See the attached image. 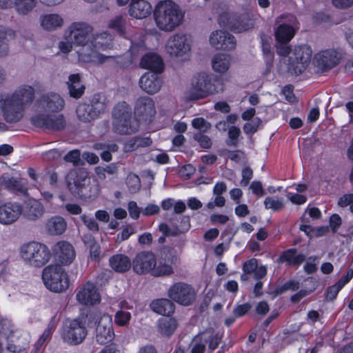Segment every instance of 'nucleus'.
Segmentation results:
<instances>
[{"label": "nucleus", "instance_id": "obj_1", "mask_svg": "<svg viewBox=\"0 0 353 353\" xmlns=\"http://www.w3.org/2000/svg\"><path fill=\"white\" fill-rule=\"evenodd\" d=\"M34 98V90L32 86L23 85L10 97L0 100L3 116L8 123H16L23 117L24 110Z\"/></svg>", "mask_w": 353, "mask_h": 353}, {"label": "nucleus", "instance_id": "obj_2", "mask_svg": "<svg viewBox=\"0 0 353 353\" xmlns=\"http://www.w3.org/2000/svg\"><path fill=\"white\" fill-rule=\"evenodd\" d=\"M184 14L179 6L170 0L159 1L154 10L157 27L165 32H171L180 26L183 21Z\"/></svg>", "mask_w": 353, "mask_h": 353}, {"label": "nucleus", "instance_id": "obj_3", "mask_svg": "<svg viewBox=\"0 0 353 353\" xmlns=\"http://www.w3.org/2000/svg\"><path fill=\"white\" fill-rule=\"evenodd\" d=\"M65 182L69 192L74 196L81 199H92L98 194V190L95 187L94 192H88L90 187V178L88 172L84 169L71 170L65 176Z\"/></svg>", "mask_w": 353, "mask_h": 353}, {"label": "nucleus", "instance_id": "obj_4", "mask_svg": "<svg viewBox=\"0 0 353 353\" xmlns=\"http://www.w3.org/2000/svg\"><path fill=\"white\" fill-rule=\"evenodd\" d=\"M312 54V49L307 45L295 46L292 50L289 47V52L281 55L283 57L281 61L286 65L289 72L299 75L309 65Z\"/></svg>", "mask_w": 353, "mask_h": 353}, {"label": "nucleus", "instance_id": "obj_5", "mask_svg": "<svg viewBox=\"0 0 353 353\" xmlns=\"http://www.w3.org/2000/svg\"><path fill=\"white\" fill-rule=\"evenodd\" d=\"M279 25L275 30V37L278 42L276 52L279 55H285L289 52L288 43L293 38L297 28L298 21L293 15L282 16L277 21Z\"/></svg>", "mask_w": 353, "mask_h": 353}, {"label": "nucleus", "instance_id": "obj_6", "mask_svg": "<svg viewBox=\"0 0 353 353\" xmlns=\"http://www.w3.org/2000/svg\"><path fill=\"white\" fill-rule=\"evenodd\" d=\"M21 256L29 265L40 268L49 261L51 254L46 245L32 241L21 246Z\"/></svg>", "mask_w": 353, "mask_h": 353}, {"label": "nucleus", "instance_id": "obj_7", "mask_svg": "<svg viewBox=\"0 0 353 353\" xmlns=\"http://www.w3.org/2000/svg\"><path fill=\"white\" fill-rule=\"evenodd\" d=\"M46 287L51 291L61 292L69 287V279L64 269L59 265H50L42 272Z\"/></svg>", "mask_w": 353, "mask_h": 353}, {"label": "nucleus", "instance_id": "obj_8", "mask_svg": "<svg viewBox=\"0 0 353 353\" xmlns=\"http://www.w3.org/2000/svg\"><path fill=\"white\" fill-rule=\"evenodd\" d=\"M88 334L86 318L79 317L65 322L62 337L65 342L72 345L81 344Z\"/></svg>", "mask_w": 353, "mask_h": 353}, {"label": "nucleus", "instance_id": "obj_9", "mask_svg": "<svg viewBox=\"0 0 353 353\" xmlns=\"http://www.w3.org/2000/svg\"><path fill=\"white\" fill-rule=\"evenodd\" d=\"M168 297L183 306L194 303L196 299V291L194 287L185 282H177L172 285L168 291Z\"/></svg>", "mask_w": 353, "mask_h": 353}, {"label": "nucleus", "instance_id": "obj_10", "mask_svg": "<svg viewBox=\"0 0 353 353\" xmlns=\"http://www.w3.org/2000/svg\"><path fill=\"white\" fill-rule=\"evenodd\" d=\"M214 91L210 77L205 73H199L192 79L188 97L191 100L203 99L208 94H213Z\"/></svg>", "mask_w": 353, "mask_h": 353}, {"label": "nucleus", "instance_id": "obj_11", "mask_svg": "<svg viewBox=\"0 0 353 353\" xmlns=\"http://www.w3.org/2000/svg\"><path fill=\"white\" fill-rule=\"evenodd\" d=\"M219 23L235 32H242L254 27V20L248 14L236 15L224 13L219 16Z\"/></svg>", "mask_w": 353, "mask_h": 353}, {"label": "nucleus", "instance_id": "obj_12", "mask_svg": "<svg viewBox=\"0 0 353 353\" xmlns=\"http://www.w3.org/2000/svg\"><path fill=\"white\" fill-rule=\"evenodd\" d=\"M68 32V39L74 45L90 48V38L93 32L92 26L85 22H74L70 26Z\"/></svg>", "mask_w": 353, "mask_h": 353}, {"label": "nucleus", "instance_id": "obj_13", "mask_svg": "<svg viewBox=\"0 0 353 353\" xmlns=\"http://www.w3.org/2000/svg\"><path fill=\"white\" fill-rule=\"evenodd\" d=\"M31 123L39 128L60 131L65 127V120L63 114H39L31 118Z\"/></svg>", "mask_w": 353, "mask_h": 353}, {"label": "nucleus", "instance_id": "obj_14", "mask_svg": "<svg viewBox=\"0 0 353 353\" xmlns=\"http://www.w3.org/2000/svg\"><path fill=\"white\" fill-rule=\"evenodd\" d=\"M165 49L171 56H183L190 50V38L186 34L176 33L168 39Z\"/></svg>", "mask_w": 353, "mask_h": 353}, {"label": "nucleus", "instance_id": "obj_15", "mask_svg": "<svg viewBox=\"0 0 353 353\" xmlns=\"http://www.w3.org/2000/svg\"><path fill=\"white\" fill-rule=\"evenodd\" d=\"M170 225L162 223L159 229L165 236H176L186 232L190 228V217L187 216H177L169 219Z\"/></svg>", "mask_w": 353, "mask_h": 353}, {"label": "nucleus", "instance_id": "obj_16", "mask_svg": "<svg viewBox=\"0 0 353 353\" xmlns=\"http://www.w3.org/2000/svg\"><path fill=\"white\" fill-rule=\"evenodd\" d=\"M115 336L111 317L103 316L99 321L95 330V341L99 345H105L111 342Z\"/></svg>", "mask_w": 353, "mask_h": 353}, {"label": "nucleus", "instance_id": "obj_17", "mask_svg": "<svg viewBox=\"0 0 353 353\" xmlns=\"http://www.w3.org/2000/svg\"><path fill=\"white\" fill-rule=\"evenodd\" d=\"M210 43L216 50H233L236 46L235 37L228 32L214 30L210 35Z\"/></svg>", "mask_w": 353, "mask_h": 353}, {"label": "nucleus", "instance_id": "obj_18", "mask_svg": "<svg viewBox=\"0 0 353 353\" xmlns=\"http://www.w3.org/2000/svg\"><path fill=\"white\" fill-rule=\"evenodd\" d=\"M156 263L157 259L154 254L151 252L144 251L136 255L132 265L134 271L139 274L146 273L152 274V270L156 266Z\"/></svg>", "mask_w": 353, "mask_h": 353}, {"label": "nucleus", "instance_id": "obj_19", "mask_svg": "<svg viewBox=\"0 0 353 353\" xmlns=\"http://www.w3.org/2000/svg\"><path fill=\"white\" fill-rule=\"evenodd\" d=\"M22 214V205L17 202H7L0 205V223L9 225L16 222Z\"/></svg>", "mask_w": 353, "mask_h": 353}, {"label": "nucleus", "instance_id": "obj_20", "mask_svg": "<svg viewBox=\"0 0 353 353\" xmlns=\"http://www.w3.org/2000/svg\"><path fill=\"white\" fill-rule=\"evenodd\" d=\"M342 58V53L334 49L323 50L315 56L317 66L327 70L336 65Z\"/></svg>", "mask_w": 353, "mask_h": 353}, {"label": "nucleus", "instance_id": "obj_21", "mask_svg": "<svg viewBox=\"0 0 353 353\" xmlns=\"http://www.w3.org/2000/svg\"><path fill=\"white\" fill-rule=\"evenodd\" d=\"M79 56L80 59L85 62L94 61L96 59V61L100 64L109 62L114 65L120 67L125 65L122 56H106L102 54H96L92 50L86 52L84 48H83L81 51H79Z\"/></svg>", "mask_w": 353, "mask_h": 353}, {"label": "nucleus", "instance_id": "obj_22", "mask_svg": "<svg viewBox=\"0 0 353 353\" xmlns=\"http://www.w3.org/2000/svg\"><path fill=\"white\" fill-rule=\"evenodd\" d=\"M76 296L79 303L85 305H92L100 301V294L97 288L90 282L79 288Z\"/></svg>", "mask_w": 353, "mask_h": 353}, {"label": "nucleus", "instance_id": "obj_23", "mask_svg": "<svg viewBox=\"0 0 353 353\" xmlns=\"http://www.w3.org/2000/svg\"><path fill=\"white\" fill-rule=\"evenodd\" d=\"M139 87L148 94H154L158 92L162 85V81L157 74L145 72L139 81Z\"/></svg>", "mask_w": 353, "mask_h": 353}, {"label": "nucleus", "instance_id": "obj_24", "mask_svg": "<svg viewBox=\"0 0 353 353\" xmlns=\"http://www.w3.org/2000/svg\"><path fill=\"white\" fill-rule=\"evenodd\" d=\"M54 252L63 265L70 264L75 258L74 247L68 241H59L54 247Z\"/></svg>", "mask_w": 353, "mask_h": 353}, {"label": "nucleus", "instance_id": "obj_25", "mask_svg": "<svg viewBox=\"0 0 353 353\" xmlns=\"http://www.w3.org/2000/svg\"><path fill=\"white\" fill-rule=\"evenodd\" d=\"M45 212L43 204L36 199H29L22 206L23 216L29 221H35L41 219Z\"/></svg>", "mask_w": 353, "mask_h": 353}, {"label": "nucleus", "instance_id": "obj_26", "mask_svg": "<svg viewBox=\"0 0 353 353\" xmlns=\"http://www.w3.org/2000/svg\"><path fill=\"white\" fill-rule=\"evenodd\" d=\"M39 107L46 112H59L63 108L64 100L56 93L43 95L39 100Z\"/></svg>", "mask_w": 353, "mask_h": 353}, {"label": "nucleus", "instance_id": "obj_27", "mask_svg": "<svg viewBox=\"0 0 353 353\" xmlns=\"http://www.w3.org/2000/svg\"><path fill=\"white\" fill-rule=\"evenodd\" d=\"M155 113L154 103L148 97H139L135 103L134 114L142 119H147Z\"/></svg>", "mask_w": 353, "mask_h": 353}, {"label": "nucleus", "instance_id": "obj_28", "mask_svg": "<svg viewBox=\"0 0 353 353\" xmlns=\"http://www.w3.org/2000/svg\"><path fill=\"white\" fill-rule=\"evenodd\" d=\"M152 6L146 0H132L129 6V14L136 19H145L152 12Z\"/></svg>", "mask_w": 353, "mask_h": 353}, {"label": "nucleus", "instance_id": "obj_29", "mask_svg": "<svg viewBox=\"0 0 353 353\" xmlns=\"http://www.w3.org/2000/svg\"><path fill=\"white\" fill-rule=\"evenodd\" d=\"M140 66L142 68L151 70L152 73H161L163 70L162 58L156 53H147L141 59Z\"/></svg>", "mask_w": 353, "mask_h": 353}, {"label": "nucleus", "instance_id": "obj_30", "mask_svg": "<svg viewBox=\"0 0 353 353\" xmlns=\"http://www.w3.org/2000/svg\"><path fill=\"white\" fill-rule=\"evenodd\" d=\"M0 187H4L6 189L21 194H26L28 190L22 179L10 176L4 174L0 177Z\"/></svg>", "mask_w": 353, "mask_h": 353}, {"label": "nucleus", "instance_id": "obj_31", "mask_svg": "<svg viewBox=\"0 0 353 353\" xmlns=\"http://www.w3.org/2000/svg\"><path fill=\"white\" fill-rule=\"evenodd\" d=\"M151 310L161 315L170 316L175 310V305L170 299H158L152 301L150 305Z\"/></svg>", "mask_w": 353, "mask_h": 353}, {"label": "nucleus", "instance_id": "obj_32", "mask_svg": "<svg viewBox=\"0 0 353 353\" xmlns=\"http://www.w3.org/2000/svg\"><path fill=\"white\" fill-rule=\"evenodd\" d=\"M113 130L121 134H130L138 130V123L132 118L112 120Z\"/></svg>", "mask_w": 353, "mask_h": 353}, {"label": "nucleus", "instance_id": "obj_33", "mask_svg": "<svg viewBox=\"0 0 353 353\" xmlns=\"http://www.w3.org/2000/svg\"><path fill=\"white\" fill-rule=\"evenodd\" d=\"M109 264L112 270L119 273L128 272L132 266L130 258L123 254H117L112 256L109 259Z\"/></svg>", "mask_w": 353, "mask_h": 353}, {"label": "nucleus", "instance_id": "obj_34", "mask_svg": "<svg viewBox=\"0 0 353 353\" xmlns=\"http://www.w3.org/2000/svg\"><path fill=\"white\" fill-rule=\"evenodd\" d=\"M205 346L209 352L214 351L221 341V336L213 329H208L199 334Z\"/></svg>", "mask_w": 353, "mask_h": 353}, {"label": "nucleus", "instance_id": "obj_35", "mask_svg": "<svg viewBox=\"0 0 353 353\" xmlns=\"http://www.w3.org/2000/svg\"><path fill=\"white\" fill-rule=\"evenodd\" d=\"M83 241L89 250V258L91 261L98 262L101 259V246L95 238L90 234H85L83 236Z\"/></svg>", "mask_w": 353, "mask_h": 353}, {"label": "nucleus", "instance_id": "obj_36", "mask_svg": "<svg viewBox=\"0 0 353 353\" xmlns=\"http://www.w3.org/2000/svg\"><path fill=\"white\" fill-rule=\"evenodd\" d=\"M67 222L60 216H54L47 221L46 230L51 235H61L66 230Z\"/></svg>", "mask_w": 353, "mask_h": 353}, {"label": "nucleus", "instance_id": "obj_37", "mask_svg": "<svg viewBox=\"0 0 353 353\" xmlns=\"http://www.w3.org/2000/svg\"><path fill=\"white\" fill-rule=\"evenodd\" d=\"M63 18L58 14H48L40 17L41 26L47 30H54L62 26Z\"/></svg>", "mask_w": 353, "mask_h": 353}, {"label": "nucleus", "instance_id": "obj_38", "mask_svg": "<svg viewBox=\"0 0 353 353\" xmlns=\"http://www.w3.org/2000/svg\"><path fill=\"white\" fill-rule=\"evenodd\" d=\"M91 46L98 50H108L113 47L112 36L107 32L97 34L93 36Z\"/></svg>", "mask_w": 353, "mask_h": 353}, {"label": "nucleus", "instance_id": "obj_39", "mask_svg": "<svg viewBox=\"0 0 353 353\" xmlns=\"http://www.w3.org/2000/svg\"><path fill=\"white\" fill-rule=\"evenodd\" d=\"M67 83L70 97L79 99L84 93L85 86L82 84L81 77L79 74L70 75Z\"/></svg>", "mask_w": 353, "mask_h": 353}, {"label": "nucleus", "instance_id": "obj_40", "mask_svg": "<svg viewBox=\"0 0 353 353\" xmlns=\"http://www.w3.org/2000/svg\"><path fill=\"white\" fill-rule=\"evenodd\" d=\"M231 56L224 53L216 54L212 60V66L215 72L219 73L225 72L231 64Z\"/></svg>", "mask_w": 353, "mask_h": 353}, {"label": "nucleus", "instance_id": "obj_41", "mask_svg": "<svg viewBox=\"0 0 353 353\" xmlns=\"http://www.w3.org/2000/svg\"><path fill=\"white\" fill-rule=\"evenodd\" d=\"M305 259V256L303 254H296L295 249H290L282 253L279 261L286 262L289 265H299Z\"/></svg>", "mask_w": 353, "mask_h": 353}, {"label": "nucleus", "instance_id": "obj_42", "mask_svg": "<svg viewBox=\"0 0 353 353\" xmlns=\"http://www.w3.org/2000/svg\"><path fill=\"white\" fill-rule=\"evenodd\" d=\"M76 112L79 121L84 123L90 122L98 118L94 111L92 110L88 103H80L77 108Z\"/></svg>", "mask_w": 353, "mask_h": 353}, {"label": "nucleus", "instance_id": "obj_43", "mask_svg": "<svg viewBox=\"0 0 353 353\" xmlns=\"http://www.w3.org/2000/svg\"><path fill=\"white\" fill-rule=\"evenodd\" d=\"M15 32L8 28L0 30V59L8 54L9 48L8 41L13 39Z\"/></svg>", "mask_w": 353, "mask_h": 353}, {"label": "nucleus", "instance_id": "obj_44", "mask_svg": "<svg viewBox=\"0 0 353 353\" xmlns=\"http://www.w3.org/2000/svg\"><path fill=\"white\" fill-rule=\"evenodd\" d=\"M112 119L121 120L123 119H131L132 109L131 107L125 101L118 103L112 110Z\"/></svg>", "mask_w": 353, "mask_h": 353}, {"label": "nucleus", "instance_id": "obj_45", "mask_svg": "<svg viewBox=\"0 0 353 353\" xmlns=\"http://www.w3.org/2000/svg\"><path fill=\"white\" fill-rule=\"evenodd\" d=\"M177 327L176 319L172 318H162L159 321V332L165 336H170Z\"/></svg>", "mask_w": 353, "mask_h": 353}, {"label": "nucleus", "instance_id": "obj_46", "mask_svg": "<svg viewBox=\"0 0 353 353\" xmlns=\"http://www.w3.org/2000/svg\"><path fill=\"white\" fill-rule=\"evenodd\" d=\"M37 0H13L16 12L20 15H28L37 6Z\"/></svg>", "mask_w": 353, "mask_h": 353}, {"label": "nucleus", "instance_id": "obj_47", "mask_svg": "<svg viewBox=\"0 0 353 353\" xmlns=\"http://www.w3.org/2000/svg\"><path fill=\"white\" fill-rule=\"evenodd\" d=\"M88 105L94 113L99 117V116L103 113L106 109V100L103 95L100 94H94L90 99Z\"/></svg>", "mask_w": 353, "mask_h": 353}, {"label": "nucleus", "instance_id": "obj_48", "mask_svg": "<svg viewBox=\"0 0 353 353\" xmlns=\"http://www.w3.org/2000/svg\"><path fill=\"white\" fill-rule=\"evenodd\" d=\"M108 26L109 28L117 31L119 34H124L126 27V17L123 15L115 16L109 21Z\"/></svg>", "mask_w": 353, "mask_h": 353}, {"label": "nucleus", "instance_id": "obj_49", "mask_svg": "<svg viewBox=\"0 0 353 353\" xmlns=\"http://www.w3.org/2000/svg\"><path fill=\"white\" fill-rule=\"evenodd\" d=\"M173 273L172 268L171 267V262L169 260L165 261H162L160 260L159 261L158 265L154 267L152 275L154 276H162L170 275Z\"/></svg>", "mask_w": 353, "mask_h": 353}, {"label": "nucleus", "instance_id": "obj_50", "mask_svg": "<svg viewBox=\"0 0 353 353\" xmlns=\"http://www.w3.org/2000/svg\"><path fill=\"white\" fill-rule=\"evenodd\" d=\"M265 208L274 212L279 211L284 208L283 198L268 196L264 201Z\"/></svg>", "mask_w": 353, "mask_h": 353}, {"label": "nucleus", "instance_id": "obj_51", "mask_svg": "<svg viewBox=\"0 0 353 353\" xmlns=\"http://www.w3.org/2000/svg\"><path fill=\"white\" fill-rule=\"evenodd\" d=\"M192 125L198 132L205 133L212 127L211 123L202 117L195 118L192 121Z\"/></svg>", "mask_w": 353, "mask_h": 353}, {"label": "nucleus", "instance_id": "obj_52", "mask_svg": "<svg viewBox=\"0 0 353 353\" xmlns=\"http://www.w3.org/2000/svg\"><path fill=\"white\" fill-rule=\"evenodd\" d=\"M126 184L131 193H135L141 188L140 179L134 174H128L126 179Z\"/></svg>", "mask_w": 353, "mask_h": 353}, {"label": "nucleus", "instance_id": "obj_53", "mask_svg": "<svg viewBox=\"0 0 353 353\" xmlns=\"http://www.w3.org/2000/svg\"><path fill=\"white\" fill-rule=\"evenodd\" d=\"M131 319V314L128 312L118 311L114 316V322L119 326L126 325Z\"/></svg>", "mask_w": 353, "mask_h": 353}, {"label": "nucleus", "instance_id": "obj_54", "mask_svg": "<svg viewBox=\"0 0 353 353\" xmlns=\"http://www.w3.org/2000/svg\"><path fill=\"white\" fill-rule=\"evenodd\" d=\"M193 139L196 141L203 148L208 149L212 146V142L211 139L204 134V133L196 132L194 134Z\"/></svg>", "mask_w": 353, "mask_h": 353}, {"label": "nucleus", "instance_id": "obj_55", "mask_svg": "<svg viewBox=\"0 0 353 353\" xmlns=\"http://www.w3.org/2000/svg\"><path fill=\"white\" fill-rule=\"evenodd\" d=\"M80 219L83 223L86 228L94 232H98L99 230V225L97 222L92 218L87 216L86 214H82Z\"/></svg>", "mask_w": 353, "mask_h": 353}, {"label": "nucleus", "instance_id": "obj_56", "mask_svg": "<svg viewBox=\"0 0 353 353\" xmlns=\"http://www.w3.org/2000/svg\"><path fill=\"white\" fill-rule=\"evenodd\" d=\"M13 333V327L10 321L6 319H0V334L9 338Z\"/></svg>", "mask_w": 353, "mask_h": 353}, {"label": "nucleus", "instance_id": "obj_57", "mask_svg": "<svg viewBox=\"0 0 353 353\" xmlns=\"http://www.w3.org/2000/svg\"><path fill=\"white\" fill-rule=\"evenodd\" d=\"M64 160L67 162L72 163L74 166L81 165V159L80 158V152L78 150L69 152L64 157Z\"/></svg>", "mask_w": 353, "mask_h": 353}, {"label": "nucleus", "instance_id": "obj_58", "mask_svg": "<svg viewBox=\"0 0 353 353\" xmlns=\"http://www.w3.org/2000/svg\"><path fill=\"white\" fill-rule=\"evenodd\" d=\"M261 121L259 118L254 119L251 122L246 123L243 126V131L245 134H254L257 131Z\"/></svg>", "mask_w": 353, "mask_h": 353}, {"label": "nucleus", "instance_id": "obj_59", "mask_svg": "<svg viewBox=\"0 0 353 353\" xmlns=\"http://www.w3.org/2000/svg\"><path fill=\"white\" fill-rule=\"evenodd\" d=\"M299 288V283L297 281H295L294 280H291V281L286 282L282 286L276 288V293L277 294H282L287 290L295 291V290H297Z\"/></svg>", "mask_w": 353, "mask_h": 353}, {"label": "nucleus", "instance_id": "obj_60", "mask_svg": "<svg viewBox=\"0 0 353 353\" xmlns=\"http://www.w3.org/2000/svg\"><path fill=\"white\" fill-rule=\"evenodd\" d=\"M201 339L199 334L193 339L192 353H204L206 347Z\"/></svg>", "mask_w": 353, "mask_h": 353}, {"label": "nucleus", "instance_id": "obj_61", "mask_svg": "<svg viewBox=\"0 0 353 353\" xmlns=\"http://www.w3.org/2000/svg\"><path fill=\"white\" fill-rule=\"evenodd\" d=\"M134 230L131 225H127L124 228L121 234H118L117 236V242L120 243L123 241L127 240L132 234Z\"/></svg>", "mask_w": 353, "mask_h": 353}, {"label": "nucleus", "instance_id": "obj_62", "mask_svg": "<svg viewBox=\"0 0 353 353\" xmlns=\"http://www.w3.org/2000/svg\"><path fill=\"white\" fill-rule=\"evenodd\" d=\"M342 288L343 287L341 285V283H339L338 282L329 287L327 290L326 299L329 301H333L336 297L339 292Z\"/></svg>", "mask_w": 353, "mask_h": 353}, {"label": "nucleus", "instance_id": "obj_63", "mask_svg": "<svg viewBox=\"0 0 353 353\" xmlns=\"http://www.w3.org/2000/svg\"><path fill=\"white\" fill-rule=\"evenodd\" d=\"M128 209L130 216L133 219H137L139 217L141 209L135 201H130L128 205Z\"/></svg>", "mask_w": 353, "mask_h": 353}, {"label": "nucleus", "instance_id": "obj_64", "mask_svg": "<svg viewBox=\"0 0 353 353\" xmlns=\"http://www.w3.org/2000/svg\"><path fill=\"white\" fill-rule=\"evenodd\" d=\"M253 176V171L250 167H245L242 170V180L241 185L242 186H247Z\"/></svg>", "mask_w": 353, "mask_h": 353}]
</instances>
